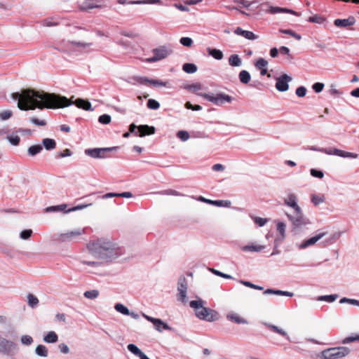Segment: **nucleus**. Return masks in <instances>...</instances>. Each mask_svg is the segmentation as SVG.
Returning <instances> with one entry per match:
<instances>
[{
  "label": "nucleus",
  "instance_id": "nucleus-1",
  "mask_svg": "<svg viewBox=\"0 0 359 359\" xmlns=\"http://www.w3.org/2000/svg\"><path fill=\"white\" fill-rule=\"evenodd\" d=\"M11 97L18 100V108L24 111L61 108L73 103L65 97L33 89H25L20 93H12Z\"/></svg>",
  "mask_w": 359,
  "mask_h": 359
},
{
  "label": "nucleus",
  "instance_id": "nucleus-2",
  "mask_svg": "<svg viewBox=\"0 0 359 359\" xmlns=\"http://www.w3.org/2000/svg\"><path fill=\"white\" fill-rule=\"evenodd\" d=\"M89 252L95 258L105 262H111L122 255L118 245L109 238H97L90 241L87 244Z\"/></svg>",
  "mask_w": 359,
  "mask_h": 359
},
{
  "label": "nucleus",
  "instance_id": "nucleus-3",
  "mask_svg": "<svg viewBox=\"0 0 359 359\" xmlns=\"http://www.w3.org/2000/svg\"><path fill=\"white\" fill-rule=\"evenodd\" d=\"M297 196L294 193H289L283 199V203L287 207L292 208L293 214L286 213V216L291 222L292 229H297L310 224L303 214V211L297 203Z\"/></svg>",
  "mask_w": 359,
  "mask_h": 359
},
{
  "label": "nucleus",
  "instance_id": "nucleus-4",
  "mask_svg": "<svg viewBox=\"0 0 359 359\" xmlns=\"http://www.w3.org/2000/svg\"><path fill=\"white\" fill-rule=\"evenodd\" d=\"M350 353V349L345 346L332 347L321 351L320 359H341Z\"/></svg>",
  "mask_w": 359,
  "mask_h": 359
},
{
  "label": "nucleus",
  "instance_id": "nucleus-5",
  "mask_svg": "<svg viewBox=\"0 0 359 359\" xmlns=\"http://www.w3.org/2000/svg\"><path fill=\"white\" fill-rule=\"evenodd\" d=\"M86 233L85 228H77L55 235V240L60 243H69L76 241Z\"/></svg>",
  "mask_w": 359,
  "mask_h": 359
},
{
  "label": "nucleus",
  "instance_id": "nucleus-6",
  "mask_svg": "<svg viewBox=\"0 0 359 359\" xmlns=\"http://www.w3.org/2000/svg\"><path fill=\"white\" fill-rule=\"evenodd\" d=\"M197 95L218 106L222 105L225 102L230 103L232 101V97L230 95L222 93L216 95L208 93H198Z\"/></svg>",
  "mask_w": 359,
  "mask_h": 359
},
{
  "label": "nucleus",
  "instance_id": "nucleus-7",
  "mask_svg": "<svg viewBox=\"0 0 359 359\" xmlns=\"http://www.w3.org/2000/svg\"><path fill=\"white\" fill-rule=\"evenodd\" d=\"M172 53V49L167 46H160L159 48L153 50L154 55L151 57L147 58V62H155L163 59H165Z\"/></svg>",
  "mask_w": 359,
  "mask_h": 359
},
{
  "label": "nucleus",
  "instance_id": "nucleus-8",
  "mask_svg": "<svg viewBox=\"0 0 359 359\" xmlns=\"http://www.w3.org/2000/svg\"><path fill=\"white\" fill-rule=\"evenodd\" d=\"M117 147H106V148H95L88 149L85 150V154L93 158H104L109 157L107 154L108 152L115 151Z\"/></svg>",
  "mask_w": 359,
  "mask_h": 359
},
{
  "label": "nucleus",
  "instance_id": "nucleus-9",
  "mask_svg": "<svg viewBox=\"0 0 359 359\" xmlns=\"http://www.w3.org/2000/svg\"><path fill=\"white\" fill-rule=\"evenodd\" d=\"M276 224V236L275 238V247L276 248L286 238V227L285 222L277 220L275 221Z\"/></svg>",
  "mask_w": 359,
  "mask_h": 359
},
{
  "label": "nucleus",
  "instance_id": "nucleus-10",
  "mask_svg": "<svg viewBox=\"0 0 359 359\" xmlns=\"http://www.w3.org/2000/svg\"><path fill=\"white\" fill-rule=\"evenodd\" d=\"M196 315L200 319L205 320L210 322L215 321L217 319V313L215 311L210 310L204 306L201 308V309L197 310Z\"/></svg>",
  "mask_w": 359,
  "mask_h": 359
},
{
  "label": "nucleus",
  "instance_id": "nucleus-11",
  "mask_svg": "<svg viewBox=\"0 0 359 359\" xmlns=\"http://www.w3.org/2000/svg\"><path fill=\"white\" fill-rule=\"evenodd\" d=\"M177 299L183 303L187 302V283L184 277L179 278L177 283Z\"/></svg>",
  "mask_w": 359,
  "mask_h": 359
},
{
  "label": "nucleus",
  "instance_id": "nucleus-12",
  "mask_svg": "<svg viewBox=\"0 0 359 359\" xmlns=\"http://www.w3.org/2000/svg\"><path fill=\"white\" fill-rule=\"evenodd\" d=\"M323 153H325L327 155H334L338 156L344 158H356L358 157V154L348 152L345 151L340 150L339 149L336 148H323Z\"/></svg>",
  "mask_w": 359,
  "mask_h": 359
},
{
  "label": "nucleus",
  "instance_id": "nucleus-13",
  "mask_svg": "<svg viewBox=\"0 0 359 359\" xmlns=\"http://www.w3.org/2000/svg\"><path fill=\"white\" fill-rule=\"evenodd\" d=\"M326 234H327L326 232H320L307 240L303 241L300 243H297V247L299 250L306 249L310 246L315 245L318 241H320L322 238H323Z\"/></svg>",
  "mask_w": 359,
  "mask_h": 359
},
{
  "label": "nucleus",
  "instance_id": "nucleus-14",
  "mask_svg": "<svg viewBox=\"0 0 359 359\" xmlns=\"http://www.w3.org/2000/svg\"><path fill=\"white\" fill-rule=\"evenodd\" d=\"M276 88L278 91L285 92L289 88L288 83L292 81V77L287 74H283L276 79Z\"/></svg>",
  "mask_w": 359,
  "mask_h": 359
},
{
  "label": "nucleus",
  "instance_id": "nucleus-15",
  "mask_svg": "<svg viewBox=\"0 0 359 359\" xmlns=\"http://www.w3.org/2000/svg\"><path fill=\"white\" fill-rule=\"evenodd\" d=\"M143 317L147 319L148 321L152 323L156 328V330L158 332H162L163 330H171L170 327L165 323L162 320L159 318H155L147 316L144 313L142 314Z\"/></svg>",
  "mask_w": 359,
  "mask_h": 359
},
{
  "label": "nucleus",
  "instance_id": "nucleus-16",
  "mask_svg": "<svg viewBox=\"0 0 359 359\" xmlns=\"http://www.w3.org/2000/svg\"><path fill=\"white\" fill-rule=\"evenodd\" d=\"M136 81L141 84H149L156 87H166L168 84V81H163L157 79H149L146 77H139L136 79Z\"/></svg>",
  "mask_w": 359,
  "mask_h": 359
},
{
  "label": "nucleus",
  "instance_id": "nucleus-17",
  "mask_svg": "<svg viewBox=\"0 0 359 359\" xmlns=\"http://www.w3.org/2000/svg\"><path fill=\"white\" fill-rule=\"evenodd\" d=\"M199 201L206 203L208 204H210L217 207H226L229 208L231 205L230 201H224V200H217L212 201L210 199H207L203 196H199L197 199Z\"/></svg>",
  "mask_w": 359,
  "mask_h": 359
},
{
  "label": "nucleus",
  "instance_id": "nucleus-18",
  "mask_svg": "<svg viewBox=\"0 0 359 359\" xmlns=\"http://www.w3.org/2000/svg\"><path fill=\"white\" fill-rule=\"evenodd\" d=\"M267 328H269L270 330L273 332L274 333L278 334V335H280L287 339H290V337L287 333L286 331H285L283 328L274 325L273 324L269 323H263Z\"/></svg>",
  "mask_w": 359,
  "mask_h": 359
},
{
  "label": "nucleus",
  "instance_id": "nucleus-19",
  "mask_svg": "<svg viewBox=\"0 0 359 359\" xmlns=\"http://www.w3.org/2000/svg\"><path fill=\"white\" fill-rule=\"evenodd\" d=\"M355 22V20L353 17H349L346 19H336L334 21V25L337 27H348L353 25Z\"/></svg>",
  "mask_w": 359,
  "mask_h": 359
},
{
  "label": "nucleus",
  "instance_id": "nucleus-20",
  "mask_svg": "<svg viewBox=\"0 0 359 359\" xmlns=\"http://www.w3.org/2000/svg\"><path fill=\"white\" fill-rule=\"evenodd\" d=\"M234 34L243 36L244 38L249 40H255L257 39V36L250 31L243 30L241 27H237L234 30Z\"/></svg>",
  "mask_w": 359,
  "mask_h": 359
},
{
  "label": "nucleus",
  "instance_id": "nucleus-21",
  "mask_svg": "<svg viewBox=\"0 0 359 359\" xmlns=\"http://www.w3.org/2000/svg\"><path fill=\"white\" fill-rule=\"evenodd\" d=\"M128 350L140 359H149L136 345L130 344L127 346Z\"/></svg>",
  "mask_w": 359,
  "mask_h": 359
},
{
  "label": "nucleus",
  "instance_id": "nucleus-22",
  "mask_svg": "<svg viewBox=\"0 0 359 359\" xmlns=\"http://www.w3.org/2000/svg\"><path fill=\"white\" fill-rule=\"evenodd\" d=\"M138 132L140 133V137L152 135L155 133V128L147 125H140L138 126Z\"/></svg>",
  "mask_w": 359,
  "mask_h": 359
},
{
  "label": "nucleus",
  "instance_id": "nucleus-23",
  "mask_svg": "<svg viewBox=\"0 0 359 359\" xmlns=\"http://www.w3.org/2000/svg\"><path fill=\"white\" fill-rule=\"evenodd\" d=\"M226 318L228 320L237 324H248V321L245 319L233 312L228 313Z\"/></svg>",
  "mask_w": 359,
  "mask_h": 359
},
{
  "label": "nucleus",
  "instance_id": "nucleus-24",
  "mask_svg": "<svg viewBox=\"0 0 359 359\" xmlns=\"http://www.w3.org/2000/svg\"><path fill=\"white\" fill-rule=\"evenodd\" d=\"M264 248V245L252 243L250 245L243 246L241 250L244 252H260Z\"/></svg>",
  "mask_w": 359,
  "mask_h": 359
},
{
  "label": "nucleus",
  "instance_id": "nucleus-25",
  "mask_svg": "<svg viewBox=\"0 0 359 359\" xmlns=\"http://www.w3.org/2000/svg\"><path fill=\"white\" fill-rule=\"evenodd\" d=\"M74 104L79 108H81V109H85L87 111L93 110L91 109V104L87 100L79 98V99L76 100V101L74 102Z\"/></svg>",
  "mask_w": 359,
  "mask_h": 359
},
{
  "label": "nucleus",
  "instance_id": "nucleus-26",
  "mask_svg": "<svg viewBox=\"0 0 359 359\" xmlns=\"http://www.w3.org/2000/svg\"><path fill=\"white\" fill-rule=\"evenodd\" d=\"M58 340V336L54 331H50L43 336V341L48 344H53Z\"/></svg>",
  "mask_w": 359,
  "mask_h": 359
},
{
  "label": "nucleus",
  "instance_id": "nucleus-27",
  "mask_svg": "<svg viewBox=\"0 0 359 359\" xmlns=\"http://www.w3.org/2000/svg\"><path fill=\"white\" fill-rule=\"evenodd\" d=\"M269 12L272 14L279 13H287L293 15H299L295 11L292 10H290L285 8H280L276 6H271L269 9Z\"/></svg>",
  "mask_w": 359,
  "mask_h": 359
},
{
  "label": "nucleus",
  "instance_id": "nucleus-28",
  "mask_svg": "<svg viewBox=\"0 0 359 359\" xmlns=\"http://www.w3.org/2000/svg\"><path fill=\"white\" fill-rule=\"evenodd\" d=\"M265 294H278L286 297H292L293 293L287 291H283L279 290L267 289L264 292Z\"/></svg>",
  "mask_w": 359,
  "mask_h": 359
},
{
  "label": "nucleus",
  "instance_id": "nucleus-29",
  "mask_svg": "<svg viewBox=\"0 0 359 359\" xmlns=\"http://www.w3.org/2000/svg\"><path fill=\"white\" fill-rule=\"evenodd\" d=\"M229 64L231 67H241L242 65V60L238 55L233 54L229 57Z\"/></svg>",
  "mask_w": 359,
  "mask_h": 359
},
{
  "label": "nucleus",
  "instance_id": "nucleus-30",
  "mask_svg": "<svg viewBox=\"0 0 359 359\" xmlns=\"http://www.w3.org/2000/svg\"><path fill=\"white\" fill-rule=\"evenodd\" d=\"M207 51L210 55L216 60H220L224 57L223 53L219 49L208 48Z\"/></svg>",
  "mask_w": 359,
  "mask_h": 359
},
{
  "label": "nucleus",
  "instance_id": "nucleus-31",
  "mask_svg": "<svg viewBox=\"0 0 359 359\" xmlns=\"http://www.w3.org/2000/svg\"><path fill=\"white\" fill-rule=\"evenodd\" d=\"M42 144L46 150H53L56 147V142L53 139L45 138L42 140Z\"/></svg>",
  "mask_w": 359,
  "mask_h": 359
},
{
  "label": "nucleus",
  "instance_id": "nucleus-32",
  "mask_svg": "<svg viewBox=\"0 0 359 359\" xmlns=\"http://www.w3.org/2000/svg\"><path fill=\"white\" fill-rule=\"evenodd\" d=\"M35 353L39 356L47 357L48 355V350L44 345L39 344L36 347Z\"/></svg>",
  "mask_w": 359,
  "mask_h": 359
},
{
  "label": "nucleus",
  "instance_id": "nucleus-33",
  "mask_svg": "<svg viewBox=\"0 0 359 359\" xmlns=\"http://www.w3.org/2000/svg\"><path fill=\"white\" fill-rule=\"evenodd\" d=\"M240 81L242 83L247 84L250 81L251 76L250 73L246 70H242L238 75Z\"/></svg>",
  "mask_w": 359,
  "mask_h": 359
},
{
  "label": "nucleus",
  "instance_id": "nucleus-34",
  "mask_svg": "<svg viewBox=\"0 0 359 359\" xmlns=\"http://www.w3.org/2000/svg\"><path fill=\"white\" fill-rule=\"evenodd\" d=\"M325 200V197L323 194H312L311 195V202L314 205H318L320 203H323Z\"/></svg>",
  "mask_w": 359,
  "mask_h": 359
},
{
  "label": "nucleus",
  "instance_id": "nucleus-35",
  "mask_svg": "<svg viewBox=\"0 0 359 359\" xmlns=\"http://www.w3.org/2000/svg\"><path fill=\"white\" fill-rule=\"evenodd\" d=\"M43 149V147L40 144L32 145L28 148V154L29 155L34 156L38 154H39Z\"/></svg>",
  "mask_w": 359,
  "mask_h": 359
},
{
  "label": "nucleus",
  "instance_id": "nucleus-36",
  "mask_svg": "<svg viewBox=\"0 0 359 359\" xmlns=\"http://www.w3.org/2000/svg\"><path fill=\"white\" fill-rule=\"evenodd\" d=\"M114 309L117 312L121 313L123 315L127 316V315L130 314V311H129L128 309L126 306H124L123 304H121V303L116 304L114 306Z\"/></svg>",
  "mask_w": 359,
  "mask_h": 359
},
{
  "label": "nucleus",
  "instance_id": "nucleus-37",
  "mask_svg": "<svg viewBox=\"0 0 359 359\" xmlns=\"http://www.w3.org/2000/svg\"><path fill=\"white\" fill-rule=\"evenodd\" d=\"M182 69L188 74H193L197 71V67L192 63H185L182 66Z\"/></svg>",
  "mask_w": 359,
  "mask_h": 359
},
{
  "label": "nucleus",
  "instance_id": "nucleus-38",
  "mask_svg": "<svg viewBox=\"0 0 359 359\" xmlns=\"http://www.w3.org/2000/svg\"><path fill=\"white\" fill-rule=\"evenodd\" d=\"M27 302L28 305L32 308L36 307L39 304L38 298L32 294L27 295Z\"/></svg>",
  "mask_w": 359,
  "mask_h": 359
},
{
  "label": "nucleus",
  "instance_id": "nucleus-39",
  "mask_svg": "<svg viewBox=\"0 0 359 359\" xmlns=\"http://www.w3.org/2000/svg\"><path fill=\"white\" fill-rule=\"evenodd\" d=\"M67 208L66 204H62L60 205H55V206H50L46 208V212H59V211H64Z\"/></svg>",
  "mask_w": 359,
  "mask_h": 359
},
{
  "label": "nucleus",
  "instance_id": "nucleus-40",
  "mask_svg": "<svg viewBox=\"0 0 359 359\" xmlns=\"http://www.w3.org/2000/svg\"><path fill=\"white\" fill-rule=\"evenodd\" d=\"M338 297L337 294H330V295H323L320 296L317 299L318 301H326L327 302H334Z\"/></svg>",
  "mask_w": 359,
  "mask_h": 359
},
{
  "label": "nucleus",
  "instance_id": "nucleus-41",
  "mask_svg": "<svg viewBox=\"0 0 359 359\" xmlns=\"http://www.w3.org/2000/svg\"><path fill=\"white\" fill-rule=\"evenodd\" d=\"M98 295L99 291L97 290H88L84 292V297L90 299H96L98 297Z\"/></svg>",
  "mask_w": 359,
  "mask_h": 359
},
{
  "label": "nucleus",
  "instance_id": "nucleus-42",
  "mask_svg": "<svg viewBox=\"0 0 359 359\" xmlns=\"http://www.w3.org/2000/svg\"><path fill=\"white\" fill-rule=\"evenodd\" d=\"M20 341L23 345L30 346L34 342V339L30 335L25 334L21 337Z\"/></svg>",
  "mask_w": 359,
  "mask_h": 359
},
{
  "label": "nucleus",
  "instance_id": "nucleus-43",
  "mask_svg": "<svg viewBox=\"0 0 359 359\" xmlns=\"http://www.w3.org/2000/svg\"><path fill=\"white\" fill-rule=\"evenodd\" d=\"M239 283L246 287H250V288H252L255 290H262L264 289L263 287L255 285L250 281L240 280Z\"/></svg>",
  "mask_w": 359,
  "mask_h": 359
},
{
  "label": "nucleus",
  "instance_id": "nucleus-44",
  "mask_svg": "<svg viewBox=\"0 0 359 359\" xmlns=\"http://www.w3.org/2000/svg\"><path fill=\"white\" fill-rule=\"evenodd\" d=\"M74 46H76V47L79 48L80 49H88L89 48L93 43H87V42H76V41H72L71 42Z\"/></svg>",
  "mask_w": 359,
  "mask_h": 359
},
{
  "label": "nucleus",
  "instance_id": "nucleus-45",
  "mask_svg": "<svg viewBox=\"0 0 359 359\" xmlns=\"http://www.w3.org/2000/svg\"><path fill=\"white\" fill-rule=\"evenodd\" d=\"M280 32L285 34H289L298 41H299L302 39L301 35L295 33L292 29H280Z\"/></svg>",
  "mask_w": 359,
  "mask_h": 359
},
{
  "label": "nucleus",
  "instance_id": "nucleus-46",
  "mask_svg": "<svg viewBox=\"0 0 359 359\" xmlns=\"http://www.w3.org/2000/svg\"><path fill=\"white\" fill-rule=\"evenodd\" d=\"M177 137L183 142L188 140L190 137L189 133L185 130H179L177 133Z\"/></svg>",
  "mask_w": 359,
  "mask_h": 359
},
{
  "label": "nucleus",
  "instance_id": "nucleus-47",
  "mask_svg": "<svg viewBox=\"0 0 359 359\" xmlns=\"http://www.w3.org/2000/svg\"><path fill=\"white\" fill-rule=\"evenodd\" d=\"M147 107L150 109L156 110L160 107V104L154 99H149L147 102Z\"/></svg>",
  "mask_w": 359,
  "mask_h": 359
},
{
  "label": "nucleus",
  "instance_id": "nucleus-48",
  "mask_svg": "<svg viewBox=\"0 0 359 359\" xmlns=\"http://www.w3.org/2000/svg\"><path fill=\"white\" fill-rule=\"evenodd\" d=\"M12 111L11 110L6 109L0 111V120L6 121L9 119L12 116Z\"/></svg>",
  "mask_w": 359,
  "mask_h": 359
},
{
  "label": "nucleus",
  "instance_id": "nucleus-49",
  "mask_svg": "<svg viewBox=\"0 0 359 359\" xmlns=\"http://www.w3.org/2000/svg\"><path fill=\"white\" fill-rule=\"evenodd\" d=\"M252 219L259 226H264L269 221L267 218H262L259 217H252Z\"/></svg>",
  "mask_w": 359,
  "mask_h": 359
},
{
  "label": "nucleus",
  "instance_id": "nucleus-50",
  "mask_svg": "<svg viewBox=\"0 0 359 359\" xmlns=\"http://www.w3.org/2000/svg\"><path fill=\"white\" fill-rule=\"evenodd\" d=\"M203 302L201 299L199 300H195L191 301L189 304L190 306L195 309L196 312H197V310L201 309L202 308Z\"/></svg>",
  "mask_w": 359,
  "mask_h": 359
},
{
  "label": "nucleus",
  "instance_id": "nucleus-51",
  "mask_svg": "<svg viewBox=\"0 0 359 359\" xmlns=\"http://www.w3.org/2000/svg\"><path fill=\"white\" fill-rule=\"evenodd\" d=\"M185 89L191 90L194 93H196L198 90L201 89V84L196 83L190 85H187L184 87Z\"/></svg>",
  "mask_w": 359,
  "mask_h": 359
},
{
  "label": "nucleus",
  "instance_id": "nucleus-52",
  "mask_svg": "<svg viewBox=\"0 0 359 359\" xmlns=\"http://www.w3.org/2000/svg\"><path fill=\"white\" fill-rule=\"evenodd\" d=\"M7 139L9 141V142L14 146L18 145L20 140V137L17 135H11L10 136H8Z\"/></svg>",
  "mask_w": 359,
  "mask_h": 359
},
{
  "label": "nucleus",
  "instance_id": "nucleus-53",
  "mask_svg": "<svg viewBox=\"0 0 359 359\" xmlns=\"http://www.w3.org/2000/svg\"><path fill=\"white\" fill-rule=\"evenodd\" d=\"M267 65H268V62L266 60H264L263 58H259L256 62L255 67L257 69H262L266 68Z\"/></svg>",
  "mask_w": 359,
  "mask_h": 359
},
{
  "label": "nucleus",
  "instance_id": "nucleus-54",
  "mask_svg": "<svg viewBox=\"0 0 359 359\" xmlns=\"http://www.w3.org/2000/svg\"><path fill=\"white\" fill-rule=\"evenodd\" d=\"M32 235V229H25L21 231L20 233V237L22 240H27Z\"/></svg>",
  "mask_w": 359,
  "mask_h": 359
},
{
  "label": "nucleus",
  "instance_id": "nucleus-55",
  "mask_svg": "<svg viewBox=\"0 0 359 359\" xmlns=\"http://www.w3.org/2000/svg\"><path fill=\"white\" fill-rule=\"evenodd\" d=\"M158 194H163V195H172V196H182V194H180V192H178L175 190H173V189L164 190V191L158 192Z\"/></svg>",
  "mask_w": 359,
  "mask_h": 359
},
{
  "label": "nucleus",
  "instance_id": "nucleus-56",
  "mask_svg": "<svg viewBox=\"0 0 359 359\" xmlns=\"http://www.w3.org/2000/svg\"><path fill=\"white\" fill-rule=\"evenodd\" d=\"M309 21L311 22H315L318 24H321L324 22V18L320 15H316L314 16L310 17L309 18Z\"/></svg>",
  "mask_w": 359,
  "mask_h": 359
},
{
  "label": "nucleus",
  "instance_id": "nucleus-57",
  "mask_svg": "<svg viewBox=\"0 0 359 359\" xmlns=\"http://www.w3.org/2000/svg\"><path fill=\"white\" fill-rule=\"evenodd\" d=\"M98 121L102 124H108L111 121V116L108 114H103L99 117Z\"/></svg>",
  "mask_w": 359,
  "mask_h": 359
},
{
  "label": "nucleus",
  "instance_id": "nucleus-58",
  "mask_svg": "<svg viewBox=\"0 0 359 359\" xmlns=\"http://www.w3.org/2000/svg\"><path fill=\"white\" fill-rule=\"evenodd\" d=\"M310 173L313 177L319 179H322L324 177V173L321 170H318L314 168L311 169Z\"/></svg>",
  "mask_w": 359,
  "mask_h": 359
},
{
  "label": "nucleus",
  "instance_id": "nucleus-59",
  "mask_svg": "<svg viewBox=\"0 0 359 359\" xmlns=\"http://www.w3.org/2000/svg\"><path fill=\"white\" fill-rule=\"evenodd\" d=\"M180 43L184 46L189 47L193 43V41L189 37H182L180 39Z\"/></svg>",
  "mask_w": 359,
  "mask_h": 359
},
{
  "label": "nucleus",
  "instance_id": "nucleus-60",
  "mask_svg": "<svg viewBox=\"0 0 359 359\" xmlns=\"http://www.w3.org/2000/svg\"><path fill=\"white\" fill-rule=\"evenodd\" d=\"M306 88L304 86L298 87L296 89V95L299 97H303L306 95Z\"/></svg>",
  "mask_w": 359,
  "mask_h": 359
},
{
  "label": "nucleus",
  "instance_id": "nucleus-61",
  "mask_svg": "<svg viewBox=\"0 0 359 359\" xmlns=\"http://www.w3.org/2000/svg\"><path fill=\"white\" fill-rule=\"evenodd\" d=\"M58 348L62 353L67 354L69 353V348L68 346L65 343H61L58 345Z\"/></svg>",
  "mask_w": 359,
  "mask_h": 359
},
{
  "label": "nucleus",
  "instance_id": "nucleus-62",
  "mask_svg": "<svg viewBox=\"0 0 359 359\" xmlns=\"http://www.w3.org/2000/svg\"><path fill=\"white\" fill-rule=\"evenodd\" d=\"M312 88L316 93H318L323 90L324 84L323 83L317 82L313 85Z\"/></svg>",
  "mask_w": 359,
  "mask_h": 359
},
{
  "label": "nucleus",
  "instance_id": "nucleus-63",
  "mask_svg": "<svg viewBox=\"0 0 359 359\" xmlns=\"http://www.w3.org/2000/svg\"><path fill=\"white\" fill-rule=\"evenodd\" d=\"M341 236V233L336 232L334 233L332 237L326 241V243L328 244H332L336 240H337Z\"/></svg>",
  "mask_w": 359,
  "mask_h": 359
},
{
  "label": "nucleus",
  "instance_id": "nucleus-64",
  "mask_svg": "<svg viewBox=\"0 0 359 359\" xmlns=\"http://www.w3.org/2000/svg\"><path fill=\"white\" fill-rule=\"evenodd\" d=\"M355 341H358V336L357 335H355L354 337L351 336V337H346L345 339H343L342 344H349V343L353 342Z\"/></svg>",
  "mask_w": 359,
  "mask_h": 359
}]
</instances>
